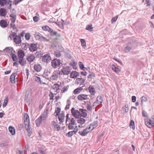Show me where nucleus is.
Instances as JSON below:
<instances>
[{
	"label": "nucleus",
	"mask_w": 154,
	"mask_h": 154,
	"mask_svg": "<svg viewBox=\"0 0 154 154\" xmlns=\"http://www.w3.org/2000/svg\"><path fill=\"white\" fill-rule=\"evenodd\" d=\"M142 102H146L147 101V98L145 97H142L141 98Z\"/></svg>",
	"instance_id": "obj_56"
},
{
	"label": "nucleus",
	"mask_w": 154,
	"mask_h": 154,
	"mask_svg": "<svg viewBox=\"0 0 154 154\" xmlns=\"http://www.w3.org/2000/svg\"><path fill=\"white\" fill-rule=\"evenodd\" d=\"M49 32H50V35H56L58 37L60 36V34H57V32L53 31V29L51 28L49 29Z\"/></svg>",
	"instance_id": "obj_19"
},
{
	"label": "nucleus",
	"mask_w": 154,
	"mask_h": 154,
	"mask_svg": "<svg viewBox=\"0 0 154 154\" xmlns=\"http://www.w3.org/2000/svg\"><path fill=\"white\" fill-rule=\"evenodd\" d=\"M93 27L91 24L87 25L86 27V29L89 31H91L92 30Z\"/></svg>",
	"instance_id": "obj_39"
},
{
	"label": "nucleus",
	"mask_w": 154,
	"mask_h": 154,
	"mask_svg": "<svg viewBox=\"0 0 154 154\" xmlns=\"http://www.w3.org/2000/svg\"><path fill=\"white\" fill-rule=\"evenodd\" d=\"M60 108L59 107H57V109L55 110V113H56V114L55 115V116H57L59 113L60 112Z\"/></svg>",
	"instance_id": "obj_46"
},
{
	"label": "nucleus",
	"mask_w": 154,
	"mask_h": 154,
	"mask_svg": "<svg viewBox=\"0 0 154 154\" xmlns=\"http://www.w3.org/2000/svg\"><path fill=\"white\" fill-rule=\"evenodd\" d=\"M71 112L72 115L77 118L80 117V112L77 110L75 109L74 108H72L71 109Z\"/></svg>",
	"instance_id": "obj_5"
},
{
	"label": "nucleus",
	"mask_w": 154,
	"mask_h": 154,
	"mask_svg": "<svg viewBox=\"0 0 154 154\" xmlns=\"http://www.w3.org/2000/svg\"><path fill=\"white\" fill-rule=\"evenodd\" d=\"M85 80L82 78H77L75 80V84L77 85H84Z\"/></svg>",
	"instance_id": "obj_8"
},
{
	"label": "nucleus",
	"mask_w": 154,
	"mask_h": 154,
	"mask_svg": "<svg viewBox=\"0 0 154 154\" xmlns=\"http://www.w3.org/2000/svg\"><path fill=\"white\" fill-rule=\"evenodd\" d=\"M70 124H72V125H75V120L73 118H71V122L70 123H69Z\"/></svg>",
	"instance_id": "obj_60"
},
{
	"label": "nucleus",
	"mask_w": 154,
	"mask_h": 154,
	"mask_svg": "<svg viewBox=\"0 0 154 154\" xmlns=\"http://www.w3.org/2000/svg\"><path fill=\"white\" fill-rule=\"evenodd\" d=\"M79 110L80 112V117L82 116L85 117L87 115L86 110L83 109H80Z\"/></svg>",
	"instance_id": "obj_14"
},
{
	"label": "nucleus",
	"mask_w": 154,
	"mask_h": 154,
	"mask_svg": "<svg viewBox=\"0 0 154 154\" xmlns=\"http://www.w3.org/2000/svg\"><path fill=\"white\" fill-rule=\"evenodd\" d=\"M0 25L2 27L5 28L7 27L8 24L7 22L4 20H2L0 22Z\"/></svg>",
	"instance_id": "obj_23"
},
{
	"label": "nucleus",
	"mask_w": 154,
	"mask_h": 154,
	"mask_svg": "<svg viewBox=\"0 0 154 154\" xmlns=\"http://www.w3.org/2000/svg\"><path fill=\"white\" fill-rule=\"evenodd\" d=\"M52 124L54 129V131H58L60 130V126L58 125L54 121L52 122Z\"/></svg>",
	"instance_id": "obj_11"
},
{
	"label": "nucleus",
	"mask_w": 154,
	"mask_h": 154,
	"mask_svg": "<svg viewBox=\"0 0 154 154\" xmlns=\"http://www.w3.org/2000/svg\"><path fill=\"white\" fill-rule=\"evenodd\" d=\"M79 65L80 69H83L84 68V66L83 63L81 62H79Z\"/></svg>",
	"instance_id": "obj_50"
},
{
	"label": "nucleus",
	"mask_w": 154,
	"mask_h": 154,
	"mask_svg": "<svg viewBox=\"0 0 154 154\" xmlns=\"http://www.w3.org/2000/svg\"><path fill=\"white\" fill-rule=\"evenodd\" d=\"M30 35L29 33H27L26 34L25 38L26 40H29L30 38Z\"/></svg>",
	"instance_id": "obj_54"
},
{
	"label": "nucleus",
	"mask_w": 154,
	"mask_h": 154,
	"mask_svg": "<svg viewBox=\"0 0 154 154\" xmlns=\"http://www.w3.org/2000/svg\"><path fill=\"white\" fill-rule=\"evenodd\" d=\"M14 53H13L12 54H11V56L12 57L13 61H15L17 60V56Z\"/></svg>",
	"instance_id": "obj_41"
},
{
	"label": "nucleus",
	"mask_w": 154,
	"mask_h": 154,
	"mask_svg": "<svg viewBox=\"0 0 154 154\" xmlns=\"http://www.w3.org/2000/svg\"><path fill=\"white\" fill-rule=\"evenodd\" d=\"M97 100L96 102L97 103V104L98 105L102 103L103 99L102 97L101 96H98L97 97Z\"/></svg>",
	"instance_id": "obj_31"
},
{
	"label": "nucleus",
	"mask_w": 154,
	"mask_h": 154,
	"mask_svg": "<svg viewBox=\"0 0 154 154\" xmlns=\"http://www.w3.org/2000/svg\"><path fill=\"white\" fill-rule=\"evenodd\" d=\"M11 17V20L12 22H15L16 20V15L13 14H11L10 15Z\"/></svg>",
	"instance_id": "obj_35"
},
{
	"label": "nucleus",
	"mask_w": 154,
	"mask_h": 154,
	"mask_svg": "<svg viewBox=\"0 0 154 154\" xmlns=\"http://www.w3.org/2000/svg\"><path fill=\"white\" fill-rule=\"evenodd\" d=\"M55 23L61 29H63L64 28V26L62 23L55 22Z\"/></svg>",
	"instance_id": "obj_42"
},
{
	"label": "nucleus",
	"mask_w": 154,
	"mask_h": 154,
	"mask_svg": "<svg viewBox=\"0 0 154 154\" xmlns=\"http://www.w3.org/2000/svg\"><path fill=\"white\" fill-rule=\"evenodd\" d=\"M17 75V74L16 73H14L12 74L10 76V80L12 83H13L15 82L14 79Z\"/></svg>",
	"instance_id": "obj_26"
},
{
	"label": "nucleus",
	"mask_w": 154,
	"mask_h": 154,
	"mask_svg": "<svg viewBox=\"0 0 154 154\" xmlns=\"http://www.w3.org/2000/svg\"><path fill=\"white\" fill-rule=\"evenodd\" d=\"M6 10L4 8H1L0 9V15L2 16L5 17L6 15Z\"/></svg>",
	"instance_id": "obj_21"
},
{
	"label": "nucleus",
	"mask_w": 154,
	"mask_h": 154,
	"mask_svg": "<svg viewBox=\"0 0 154 154\" xmlns=\"http://www.w3.org/2000/svg\"><path fill=\"white\" fill-rule=\"evenodd\" d=\"M87 108L88 110L90 111L92 109V107L91 104H88L87 105Z\"/></svg>",
	"instance_id": "obj_55"
},
{
	"label": "nucleus",
	"mask_w": 154,
	"mask_h": 154,
	"mask_svg": "<svg viewBox=\"0 0 154 154\" xmlns=\"http://www.w3.org/2000/svg\"><path fill=\"white\" fill-rule=\"evenodd\" d=\"M130 126L133 130L135 129L134 123L133 120L131 121L130 124Z\"/></svg>",
	"instance_id": "obj_45"
},
{
	"label": "nucleus",
	"mask_w": 154,
	"mask_h": 154,
	"mask_svg": "<svg viewBox=\"0 0 154 154\" xmlns=\"http://www.w3.org/2000/svg\"><path fill=\"white\" fill-rule=\"evenodd\" d=\"M71 68L68 66L64 67L61 71L58 72L59 75H68L71 72Z\"/></svg>",
	"instance_id": "obj_2"
},
{
	"label": "nucleus",
	"mask_w": 154,
	"mask_h": 154,
	"mask_svg": "<svg viewBox=\"0 0 154 154\" xmlns=\"http://www.w3.org/2000/svg\"><path fill=\"white\" fill-rule=\"evenodd\" d=\"M23 127V125L22 124H20L18 125V129L19 130H21Z\"/></svg>",
	"instance_id": "obj_64"
},
{
	"label": "nucleus",
	"mask_w": 154,
	"mask_h": 154,
	"mask_svg": "<svg viewBox=\"0 0 154 154\" xmlns=\"http://www.w3.org/2000/svg\"><path fill=\"white\" fill-rule=\"evenodd\" d=\"M63 48L61 46H59L57 48V51L61 52L63 51Z\"/></svg>",
	"instance_id": "obj_53"
},
{
	"label": "nucleus",
	"mask_w": 154,
	"mask_h": 154,
	"mask_svg": "<svg viewBox=\"0 0 154 154\" xmlns=\"http://www.w3.org/2000/svg\"><path fill=\"white\" fill-rule=\"evenodd\" d=\"M42 29L45 31H47L49 32V29H51L48 26H42Z\"/></svg>",
	"instance_id": "obj_48"
},
{
	"label": "nucleus",
	"mask_w": 154,
	"mask_h": 154,
	"mask_svg": "<svg viewBox=\"0 0 154 154\" xmlns=\"http://www.w3.org/2000/svg\"><path fill=\"white\" fill-rule=\"evenodd\" d=\"M145 122L146 125L149 128L154 125V119L152 120L149 119H145Z\"/></svg>",
	"instance_id": "obj_6"
},
{
	"label": "nucleus",
	"mask_w": 154,
	"mask_h": 154,
	"mask_svg": "<svg viewBox=\"0 0 154 154\" xmlns=\"http://www.w3.org/2000/svg\"><path fill=\"white\" fill-rule=\"evenodd\" d=\"M51 60V57L48 54L45 55L42 58V61L46 63L50 62Z\"/></svg>",
	"instance_id": "obj_7"
},
{
	"label": "nucleus",
	"mask_w": 154,
	"mask_h": 154,
	"mask_svg": "<svg viewBox=\"0 0 154 154\" xmlns=\"http://www.w3.org/2000/svg\"><path fill=\"white\" fill-rule=\"evenodd\" d=\"M78 99L80 101L86 100L88 99V95L85 94H80L78 95Z\"/></svg>",
	"instance_id": "obj_9"
},
{
	"label": "nucleus",
	"mask_w": 154,
	"mask_h": 154,
	"mask_svg": "<svg viewBox=\"0 0 154 154\" xmlns=\"http://www.w3.org/2000/svg\"><path fill=\"white\" fill-rule=\"evenodd\" d=\"M122 110L125 113L127 112L128 111V106L127 104H126L125 106L122 107Z\"/></svg>",
	"instance_id": "obj_37"
},
{
	"label": "nucleus",
	"mask_w": 154,
	"mask_h": 154,
	"mask_svg": "<svg viewBox=\"0 0 154 154\" xmlns=\"http://www.w3.org/2000/svg\"><path fill=\"white\" fill-rule=\"evenodd\" d=\"M49 96L50 97V99L53 100H54V94L51 92H50Z\"/></svg>",
	"instance_id": "obj_61"
},
{
	"label": "nucleus",
	"mask_w": 154,
	"mask_h": 154,
	"mask_svg": "<svg viewBox=\"0 0 154 154\" xmlns=\"http://www.w3.org/2000/svg\"><path fill=\"white\" fill-rule=\"evenodd\" d=\"M60 64H62L59 59H55L51 61L52 66L54 68H56L59 66Z\"/></svg>",
	"instance_id": "obj_3"
},
{
	"label": "nucleus",
	"mask_w": 154,
	"mask_h": 154,
	"mask_svg": "<svg viewBox=\"0 0 154 154\" xmlns=\"http://www.w3.org/2000/svg\"><path fill=\"white\" fill-rule=\"evenodd\" d=\"M37 49V45L36 44H32L29 46V49L31 51H36Z\"/></svg>",
	"instance_id": "obj_12"
},
{
	"label": "nucleus",
	"mask_w": 154,
	"mask_h": 154,
	"mask_svg": "<svg viewBox=\"0 0 154 154\" xmlns=\"http://www.w3.org/2000/svg\"><path fill=\"white\" fill-rule=\"evenodd\" d=\"M131 48L129 46H127L125 48V50L126 52H128L131 50Z\"/></svg>",
	"instance_id": "obj_51"
},
{
	"label": "nucleus",
	"mask_w": 154,
	"mask_h": 154,
	"mask_svg": "<svg viewBox=\"0 0 154 154\" xmlns=\"http://www.w3.org/2000/svg\"><path fill=\"white\" fill-rule=\"evenodd\" d=\"M59 75L58 72H57V74L54 73L52 75L51 78L52 79L55 80H56L58 77V75Z\"/></svg>",
	"instance_id": "obj_38"
},
{
	"label": "nucleus",
	"mask_w": 154,
	"mask_h": 154,
	"mask_svg": "<svg viewBox=\"0 0 154 154\" xmlns=\"http://www.w3.org/2000/svg\"><path fill=\"white\" fill-rule=\"evenodd\" d=\"M8 130L12 135H13L15 134V130L14 127L10 126L8 128Z\"/></svg>",
	"instance_id": "obj_27"
},
{
	"label": "nucleus",
	"mask_w": 154,
	"mask_h": 154,
	"mask_svg": "<svg viewBox=\"0 0 154 154\" xmlns=\"http://www.w3.org/2000/svg\"><path fill=\"white\" fill-rule=\"evenodd\" d=\"M142 115L144 117H147V112L144 110L142 112Z\"/></svg>",
	"instance_id": "obj_63"
},
{
	"label": "nucleus",
	"mask_w": 154,
	"mask_h": 154,
	"mask_svg": "<svg viewBox=\"0 0 154 154\" xmlns=\"http://www.w3.org/2000/svg\"><path fill=\"white\" fill-rule=\"evenodd\" d=\"M34 68L35 70L38 72H39L41 69V67L39 64H35Z\"/></svg>",
	"instance_id": "obj_22"
},
{
	"label": "nucleus",
	"mask_w": 154,
	"mask_h": 154,
	"mask_svg": "<svg viewBox=\"0 0 154 154\" xmlns=\"http://www.w3.org/2000/svg\"><path fill=\"white\" fill-rule=\"evenodd\" d=\"M55 54L57 57H59L61 56L60 52L56 51L55 52Z\"/></svg>",
	"instance_id": "obj_57"
},
{
	"label": "nucleus",
	"mask_w": 154,
	"mask_h": 154,
	"mask_svg": "<svg viewBox=\"0 0 154 154\" xmlns=\"http://www.w3.org/2000/svg\"><path fill=\"white\" fill-rule=\"evenodd\" d=\"M33 78L35 81L38 82V83L41 84V82L40 77L36 76H34Z\"/></svg>",
	"instance_id": "obj_43"
},
{
	"label": "nucleus",
	"mask_w": 154,
	"mask_h": 154,
	"mask_svg": "<svg viewBox=\"0 0 154 154\" xmlns=\"http://www.w3.org/2000/svg\"><path fill=\"white\" fill-rule=\"evenodd\" d=\"M44 120L40 116L35 121V123L37 127L39 126L41 124L42 121Z\"/></svg>",
	"instance_id": "obj_13"
},
{
	"label": "nucleus",
	"mask_w": 154,
	"mask_h": 154,
	"mask_svg": "<svg viewBox=\"0 0 154 154\" xmlns=\"http://www.w3.org/2000/svg\"><path fill=\"white\" fill-rule=\"evenodd\" d=\"M67 105L66 106L65 108V110H67L69 109L70 106L71 105V102L69 100H68L67 101Z\"/></svg>",
	"instance_id": "obj_40"
},
{
	"label": "nucleus",
	"mask_w": 154,
	"mask_h": 154,
	"mask_svg": "<svg viewBox=\"0 0 154 154\" xmlns=\"http://www.w3.org/2000/svg\"><path fill=\"white\" fill-rule=\"evenodd\" d=\"M7 102L8 100H7V99L6 98V99H5L3 104V106L4 107H5L7 105Z\"/></svg>",
	"instance_id": "obj_58"
},
{
	"label": "nucleus",
	"mask_w": 154,
	"mask_h": 154,
	"mask_svg": "<svg viewBox=\"0 0 154 154\" xmlns=\"http://www.w3.org/2000/svg\"><path fill=\"white\" fill-rule=\"evenodd\" d=\"M24 121L25 128L28 132V135L30 137L32 134V131L30 127L29 117L27 113H25L24 115Z\"/></svg>",
	"instance_id": "obj_1"
},
{
	"label": "nucleus",
	"mask_w": 154,
	"mask_h": 154,
	"mask_svg": "<svg viewBox=\"0 0 154 154\" xmlns=\"http://www.w3.org/2000/svg\"><path fill=\"white\" fill-rule=\"evenodd\" d=\"M4 50L6 51L7 53H9L11 55L15 52L13 48L11 47H6Z\"/></svg>",
	"instance_id": "obj_10"
},
{
	"label": "nucleus",
	"mask_w": 154,
	"mask_h": 154,
	"mask_svg": "<svg viewBox=\"0 0 154 154\" xmlns=\"http://www.w3.org/2000/svg\"><path fill=\"white\" fill-rule=\"evenodd\" d=\"M25 56L24 53L23 51H19L18 52V56L20 59L23 58Z\"/></svg>",
	"instance_id": "obj_28"
},
{
	"label": "nucleus",
	"mask_w": 154,
	"mask_h": 154,
	"mask_svg": "<svg viewBox=\"0 0 154 154\" xmlns=\"http://www.w3.org/2000/svg\"><path fill=\"white\" fill-rule=\"evenodd\" d=\"M73 125H72V124H70L69 123V124H68V128H69V129L72 130V129H73L74 128V127L73 126Z\"/></svg>",
	"instance_id": "obj_59"
},
{
	"label": "nucleus",
	"mask_w": 154,
	"mask_h": 154,
	"mask_svg": "<svg viewBox=\"0 0 154 154\" xmlns=\"http://www.w3.org/2000/svg\"><path fill=\"white\" fill-rule=\"evenodd\" d=\"M69 114H67L66 115V125H68L67 122H69L70 121V118H69Z\"/></svg>",
	"instance_id": "obj_52"
},
{
	"label": "nucleus",
	"mask_w": 154,
	"mask_h": 154,
	"mask_svg": "<svg viewBox=\"0 0 154 154\" xmlns=\"http://www.w3.org/2000/svg\"><path fill=\"white\" fill-rule=\"evenodd\" d=\"M59 85L58 84H54L52 87L53 90H54V91L57 92L59 90Z\"/></svg>",
	"instance_id": "obj_29"
},
{
	"label": "nucleus",
	"mask_w": 154,
	"mask_h": 154,
	"mask_svg": "<svg viewBox=\"0 0 154 154\" xmlns=\"http://www.w3.org/2000/svg\"><path fill=\"white\" fill-rule=\"evenodd\" d=\"M79 75V73L75 71H72L70 73L71 78L75 79L77 78Z\"/></svg>",
	"instance_id": "obj_20"
},
{
	"label": "nucleus",
	"mask_w": 154,
	"mask_h": 154,
	"mask_svg": "<svg viewBox=\"0 0 154 154\" xmlns=\"http://www.w3.org/2000/svg\"><path fill=\"white\" fill-rule=\"evenodd\" d=\"M83 90L82 87L78 88L74 91V93L75 94H77L79 93Z\"/></svg>",
	"instance_id": "obj_25"
},
{
	"label": "nucleus",
	"mask_w": 154,
	"mask_h": 154,
	"mask_svg": "<svg viewBox=\"0 0 154 154\" xmlns=\"http://www.w3.org/2000/svg\"><path fill=\"white\" fill-rule=\"evenodd\" d=\"M89 132V131H88V128H86L82 131L79 132L78 133L81 136H84L86 135Z\"/></svg>",
	"instance_id": "obj_15"
},
{
	"label": "nucleus",
	"mask_w": 154,
	"mask_h": 154,
	"mask_svg": "<svg viewBox=\"0 0 154 154\" xmlns=\"http://www.w3.org/2000/svg\"><path fill=\"white\" fill-rule=\"evenodd\" d=\"M14 40L17 44H20L21 42V37L20 36H17L16 35Z\"/></svg>",
	"instance_id": "obj_16"
},
{
	"label": "nucleus",
	"mask_w": 154,
	"mask_h": 154,
	"mask_svg": "<svg viewBox=\"0 0 154 154\" xmlns=\"http://www.w3.org/2000/svg\"><path fill=\"white\" fill-rule=\"evenodd\" d=\"M78 119L77 120V122L78 123L80 124L81 125L84 124L85 122V119L82 118H78Z\"/></svg>",
	"instance_id": "obj_33"
},
{
	"label": "nucleus",
	"mask_w": 154,
	"mask_h": 154,
	"mask_svg": "<svg viewBox=\"0 0 154 154\" xmlns=\"http://www.w3.org/2000/svg\"><path fill=\"white\" fill-rule=\"evenodd\" d=\"M35 38L36 39H38L41 41L47 42L48 41L46 38L39 33H37L35 34Z\"/></svg>",
	"instance_id": "obj_4"
},
{
	"label": "nucleus",
	"mask_w": 154,
	"mask_h": 154,
	"mask_svg": "<svg viewBox=\"0 0 154 154\" xmlns=\"http://www.w3.org/2000/svg\"><path fill=\"white\" fill-rule=\"evenodd\" d=\"M18 63H20L22 66H24L26 63V61L23 58L20 59Z\"/></svg>",
	"instance_id": "obj_32"
},
{
	"label": "nucleus",
	"mask_w": 154,
	"mask_h": 154,
	"mask_svg": "<svg viewBox=\"0 0 154 154\" xmlns=\"http://www.w3.org/2000/svg\"><path fill=\"white\" fill-rule=\"evenodd\" d=\"M7 4L6 0H0V5L2 6H3Z\"/></svg>",
	"instance_id": "obj_44"
},
{
	"label": "nucleus",
	"mask_w": 154,
	"mask_h": 154,
	"mask_svg": "<svg viewBox=\"0 0 154 154\" xmlns=\"http://www.w3.org/2000/svg\"><path fill=\"white\" fill-rule=\"evenodd\" d=\"M112 69L114 71L116 72L119 73L120 72V69L117 67H116L114 66H112Z\"/></svg>",
	"instance_id": "obj_36"
},
{
	"label": "nucleus",
	"mask_w": 154,
	"mask_h": 154,
	"mask_svg": "<svg viewBox=\"0 0 154 154\" xmlns=\"http://www.w3.org/2000/svg\"><path fill=\"white\" fill-rule=\"evenodd\" d=\"M16 35V34L15 33L11 34L9 36V37L10 38L11 40H12V39L14 40V39Z\"/></svg>",
	"instance_id": "obj_47"
},
{
	"label": "nucleus",
	"mask_w": 154,
	"mask_h": 154,
	"mask_svg": "<svg viewBox=\"0 0 154 154\" xmlns=\"http://www.w3.org/2000/svg\"><path fill=\"white\" fill-rule=\"evenodd\" d=\"M47 110L45 111L44 113L40 116L44 120H45L47 117Z\"/></svg>",
	"instance_id": "obj_34"
},
{
	"label": "nucleus",
	"mask_w": 154,
	"mask_h": 154,
	"mask_svg": "<svg viewBox=\"0 0 154 154\" xmlns=\"http://www.w3.org/2000/svg\"><path fill=\"white\" fill-rule=\"evenodd\" d=\"M12 1L11 0H9L7 2L6 5H9V6H8V7L9 9L11 7Z\"/></svg>",
	"instance_id": "obj_49"
},
{
	"label": "nucleus",
	"mask_w": 154,
	"mask_h": 154,
	"mask_svg": "<svg viewBox=\"0 0 154 154\" xmlns=\"http://www.w3.org/2000/svg\"><path fill=\"white\" fill-rule=\"evenodd\" d=\"M14 22H12L10 24V26L11 27H12L13 29H14L16 28L15 25L14 24Z\"/></svg>",
	"instance_id": "obj_62"
},
{
	"label": "nucleus",
	"mask_w": 154,
	"mask_h": 154,
	"mask_svg": "<svg viewBox=\"0 0 154 154\" xmlns=\"http://www.w3.org/2000/svg\"><path fill=\"white\" fill-rule=\"evenodd\" d=\"M80 40L82 46L85 49L86 47L85 40L83 39H81Z\"/></svg>",
	"instance_id": "obj_30"
},
{
	"label": "nucleus",
	"mask_w": 154,
	"mask_h": 154,
	"mask_svg": "<svg viewBox=\"0 0 154 154\" xmlns=\"http://www.w3.org/2000/svg\"><path fill=\"white\" fill-rule=\"evenodd\" d=\"M35 57L34 55L31 54L27 57V59L29 62H32L35 60Z\"/></svg>",
	"instance_id": "obj_17"
},
{
	"label": "nucleus",
	"mask_w": 154,
	"mask_h": 154,
	"mask_svg": "<svg viewBox=\"0 0 154 154\" xmlns=\"http://www.w3.org/2000/svg\"><path fill=\"white\" fill-rule=\"evenodd\" d=\"M64 113H62L60 114L58 116V119L60 122H63L64 121Z\"/></svg>",
	"instance_id": "obj_24"
},
{
	"label": "nucleus",
	"mask_w": 154,
	"mask_h": 154,
	"mask_svg": "<svg viewBox=\"0 0 154 154\" xmlns=\"http://www.w3.org/2000/svg\"><path fill=\"white\" fill-rule=\"evenodd\" d=\"M88 89L89 92L91 95H94L95 93V89L93 86L90 85L89 86Z\"/></svg>",
	"instance_id": "obj_18"
}]
</instances>
